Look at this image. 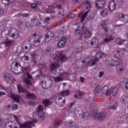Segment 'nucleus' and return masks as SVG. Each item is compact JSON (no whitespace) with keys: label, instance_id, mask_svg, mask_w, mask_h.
I'll use <instances>...</instances> for the list:
<instances>
[{"label":"nucleus","instance_id":"obj_1","mask_svg":"<svg viewBox=\"0 0 128 128\" xmlns=\"http://www.w3.org/2000/svg\"><path fill=\"white\" fill-rule=\"evenodd\" d=\"M54 50L51 46H48L44 50V52L47 56H50L51 58L50 59V64H52V62H56L58 60H60L62 62H64V60H66V56L64 55V53L60 52L58 56H54Z\"/></svg>","mask_w":128,"mask_h":128},{"label":"nucleus","instance_id":"obj_2","mask_svg":"<svg viewBox=\"0 0 128 128\" xmlns=\"http://www.w3.org/2000/svg\"><path fill=\"white\" fill-rule=\"evenodd\" d=\"M11 70L14 74H20L24 72V68L18 62H12L11 64Z\"/></svg>","mask_w":128,"mask_h":128},{"label":"nucleus","instance_id":"obj_3","mask_svg":"<svg viewBox=\"0 0 128 128\" xmlns=\"http://www.w3.org/2000/svg\"><path fill=\"white\" fill-rule=\"evenodd\" d=\"M92 116L94 118L95 120H96L102 122V120H104L106 118V114L104 112H102L98 114L96 111H94L92 112Z\"/></svg>","mask_w":128,"mask_h":128},{"label":"nucleus","instance_id":"obj_4","mask_svg":"<svg viewBox=\"0 0 128 128\" xmlns=\"http://www.w3.org/2000/svg\"><path fill=\"white\" fill-rule=\"evenodd\" d=\"M9 36L12 38H20V32L16 29L11 28L9 30Z\"/></svg>","mask_w":128,"mask_h":128},{"label":"nucleus","instance_id":"obj_5","mask_svg":"<svg viewBox=\"0 0 128 128\" xmlns=\"http://www.w3.org/2000/svg\"><path fill=\"white\" fill-rule=\"evenodd\" d=\"M30 36H35L34 41V46L36 47L38 46V45L40 44V42H42V36L36 34L34 33Z\"/></svg>","mask_w":128,"mask_h":128},{"label":"nucleus","instance_id":"obj_6","mask_svg":"<svg viewBox=\"0 0 128 128\" xmlns=\"http://www.w3.org/2000/svg\"><path fill=\"white\" fill-rule=\"evenodd\" d=\"M122 62V60L118 59L114 56H113L110 60L109 61V64L111 66H117L120 64Z\"/></svg>","mask_w":128,"mask_h":128},{"label":"nucleus","instance_id":"obj_7","mask_svg":"<svg viewBox=\"0 0 128 128\" xmlns=\"http://www.w3.org/2000/svg\"><path fill=\"white\" fill-rule=\"evenodd\" d=\"M37 111L40 120H44V112L42 106L40 105L37 108Z\"/></svg>","mask_w":128,"mask_h":128},{"label":"nucleus","instance_id":"obj_8","mask_svg":"<svg viewBox=\"0 0 128 128\" xmlns=\"http://www.w3.org/2000/svg\"><path fill=\"white\" fill-rule=\"evenodd\" d=\"M106 6V0H96L95 6L97 10H100Z\"/></svg>","mask_w":128,"mask_h":128},{"label":"nucleus","instance_id":"obj_9","mask_svg":"<svg viewBox=\"0 0 128 128\" xmlns=\"http://www.w3.org/2000/svg\"><path fill=\"white\" fill-rule=\"evenodd\" d=\"M56 104L59 106H62L66 104V97L64 96H60L58 100L56 98Z\"/></svg>","mask_w":128,"mask_h":128},{"label":"nucleus","instance_id":"obj_10","mask_svg":"<svg viewBox=\"0 0 128 128\" xmlns=\"http://www.w3.org/2000/svg\"><path fill=\"white\" fill-rule=\"evenodd\" d=\"M108 8L110 12H114V10H116V4L114 0L110 2L109 3Z\"/></svg>","mask_w":128,"mask_h":128},{"label":"nucleus","instance_id":"obj_11","mask_svg":"<svg viewBox=\"0 0 128 128\" xmlns=\"http://www.w3.org/2000/svg\"><path fill=\"white\" fill-rule=\"evenodd\" d=\"M66 38L64 36L58 42V48H64L66 46Z\"/></svg>","mask_w":128,"mask_h":128},{"label":"nucleus","instance_id":"obj_12","mask_svg":"<svg viewBox=\"0 0 128 128\" xmlns=\"http://www.w3.org/2000/svg\"><path fill=\"white\" fill-rule=\"evenodd\" d=\"M45 88H50V86H52V78H48V76H46V82H45Z\"/></svg>","mask_w":128,"mask_h":128},{"label":"nucleus","instance_id":"obj_13","mask_svg":"<svg viewBox=\"0 0 128 128\" xmlns=\"http://www.w3.org/2000/svg\"><path fill=\"white\" fill-rule=\"evenodd\" d=\"M26 96L28 100H36V96L28 91L26 93Z\"/></svg>","mask_w":128,"mask_h":128},{"label":"nucleus","instance_id":"obj_14","mask_svg":"<svg viewBox=\"0 0 128 128\" xmlns=\"http://www.w3.org/2000/svg\"><path fill=\"white\" fill-rule=\"evenodd\" d=\"M4 44L6 50H10V46H12V44H14V40H10L7 38L4 42Z\"/></svg>","mask_w":128,"mask_h":128},{"label":"nucleus","instance_id":"obj_15","mask_svg":"<svg viewBox=\"0 0 128 128\" xmlns=\"http://www.w3.org/2000/svg\"><path fill=\"white\" fill-rule=\"evenodd\" d=\"M54 34L52 32H48L45 35V40L46 42H48L50 40H52V38H54Z\"/></svg>","mask_w":128,"mask_h":128},{"label":"nucleus","instance_id":"obj_16","mask_svg":"<svg viewBox=\"0 0 128 128\" xmlns=\"http://www.w3.org/2000/svg\"><path fill=\"white\" fill-rule=\"evenodd\" d=\"M111 92H112V88H110L108 90V86H104L103 88L102 92L104 94H105L106 96H110V94Z\"/></svg>","mask_w":128,"mask_h":128},{"label":"nucleus","instance_id":"obj_17","mask_svg":"<svg viewBox=\"0 0 128 128\" xmlns=\"http://www.w3.org/2000/svg\"><path fill=\"white\" fill-rule=\"evenodd\" d=\"M60 66V64L58 63H54L50 66V70L52 73L56 74V68Z\"/></svg>","mask_w":128,"mask_h":128},{"label":"nucleus","instance_id":"obj_18","mask_svg":"<svg viewBox=\"0 0 128 128\" xmlns=\"http://www.w3.org/2000/svg\"><path fill=\"white\" fill-rule=\"evenodd\" d=\"M114 56L118 60H122V58H124V52L120 50H117L116 54Z\"/></svg>","mask_w":128,"mask_h":128},{"label":"nucleus","instance_id":"obj_19","mask_svg":"<svg viewBox=\"0 0 128 128\" xmlns=\"http://www.w3.org/2000/svg\"><path fill=\"white\" fill-rule=\"evenodd\" d=\"M65 128H76V124L74 122H70L69 124H65Z\"/></svg>","mask_w":128,"mask_h":128},{"label":"nucleus","instance_id":"obj_20","mask_svg":"<svg viewBox=\"0 0 128 128\" xmlns=\"http://www.w3.org/2000/svg\"><path fill=\"white\" fill-rule=\"evenodd\" d=\"M32 46L30 42H24L22 45L23 50H30V48Z\"/></svg>","mask_w":128,"mask_h":128},{"label":"nucleus","instance_id":"obj_21","mask_svg":"<svg viewBox=\"0 0 128 128\" xmlns=\"http://www.w3.org/2000/svg\"><path fill=\"white\" fill-rule=\"evenodd\" d=\"M128 95L123 94L120 98L121 102L122 104H126V102H128Z\"/></svg>","mask_w":128,"mask_h":128},{"label":"nucleus","instance_id":"obj_22","mask_svg":"<svg viewBox=\"0 0 128 128\" xmlns=\"http://www.w3.org/2000/svg\"><path fill=\"white\" fill-rule=\"evenodd\" d=\"M90 44L91 46H94V44L98 46V40L96 38H93L92 40L88 44V46H90Z\"/></svg>","mask_w":128,"mask_h":128},{"label":"nucleus","instance_id":"obj_23","mask_svg":"<svg viewBox=\"0 0 128 128\" xmlns=\"http://www.w3.org/2000/svg\"><path fill=\"white\" fill-rule=\"evenodd\" d=\"M106 56V54L103 53L102 52H98L95 56V58H104Z\"/></svg>","mask_w":128,"mask_h":128},{"label":"nucleus","instance_id":"obj_24","mask_svg":"<svg viewBox=\"0 0 128 128\" xmlns=\"http://www.w3.org/2000/svg\"><path fill=\"white\" fill-rule=\"evenodd\" d=\"M43 104L45 106V108H46L48 106H50L52 104V101L50 99H46L43 100Z\"/></svg>","mask_w":128,"mask_h":128},{"label":"nucleus","instance_id":"obj_25","mask_svg":"<svg viewBox=\"0 0 128 128\" xmlns=\"http://www.w3.org/2000/svg\"><path fill=\"white\" fill-rule=\"evenodd\" d=\"M100 14L102 16L103 18H106V16H108V9L106 8H103L102 12H100Z\"/></svg>","mask_w":128,"mask_h":128},{"label":"nucleus","instance_id":"obj_26","mask_svg":"<svg viewBox=\"0 0 128 128\" xmlns=\"http://www.w3.org/2000/svg\"><path fill=\"white\" fill-rule=\"evenodd\" d=\"M116 68L118 71L120 70V72H122L124 70V65L121 62V63L118 65Z\"/></svg>","mask_w":128,"mask_h":128},{"label":"nucleus","instance_id":"obj_27","mask_svg":"<svg viewBox=\"0 0 128 128\" xmlns=\"http://www.w3.org/2000/svg\"><path fill=\"white\" fill-rule=\"evenodd\" d=\"M120 89L118 87H114L113 89L112 88L110 92H112V94L114 96H116L118 94Z\"/></svg>","mask_w":128,"mask_h":128},{"label":"nucleus","instance_id":"obj_28","mask_svg":"<svg viewBox=\"0 0 128 128\" xmlns=\"http://www.w3.org/2000/svg\"><path fill=\"white\" fill-rule=\"evenodd\" d=\"M11 98H12L16 102H18L20 100V96H18V95H16L15 94H12L11 95Z\"/></svg>","mask_w":128,"mask_h":128},{"label":"nucleus","instance_id":"obj_29","mask_svg":"<svg viewBox=\"0 0 128 128\" xmlns=\"http://www.w3.org/2000/svg\"><path fill=\"white\" fill-rule=\"evenodd\" d=\"M114 40V38L112 36V35H110L107 36L106 38H104V42H112V40Z\"/></svg>","mask_w":128,"mask_h":128},{"label":"nucleus","instance_id":"obj_30","mask_svg":"<svg viewBox=\"0 0 128 128\" xmlns=\"http://www.w3.org/2000/svg\"><path fill=\"white\" fill-rule=\"evenodd\" d=\"M46 76H42V78H41V82H40V86L44 88H45L46 86H44V85L46 86Z\"/></svg>","mask_w":128,"mask_h":128},{"label":"nucleus","instance_id":"obj_31","mask_svg":"<svg viewBox=\"0 0 128 128\" xmlns=\"http://www.w3.org/2000/svg\"><path fill=\"white\" fill-rule=\"evenodd\" d=\"M126 42V40H122L120 38H117L115 40L114 42L116 44H122L124 42Z\"/></svg>","mask_w":128,"mask_h":128},{"label":"nucleus","instance_id":"obj_32","mask_svg":"<svg viewBox=\"0 0 128 128\" xmlns=\"http://www.w3.org/2000/svg\"><path fill=\"white\" fill-rule=\"evenodd\" d=\"M18 92L20 94L22 92H24V94H26L28 92V90L26 88L18 85Z\"/></svg>","mask_w":128,"mask_h":128},{"label":"nucleus","instance_id":"obj_33","mask_svg":"<svg viewBox=\"0 0 128 128\" xmlns=\"http://www.w3.org/2000/svg\"><path fill=\"white\" fill-rule=\"evenodd\" d=\"M102 26V28L104 30L105 34H108V26H106V22H104L102 24H101Z\"/></svg>","mask_w":128,"mask_h":128},{"label":"nucleus","instance_id":"obj_34","mask_svg":"<svg viewBox=\"0 0 128 128\" xmlns=\"http://www.w3.org/2000/svg\"><path fill=\"white\" fill-rule=\"evenodd\" d=\"M102 92V86H98L96 88H95L94 90V94H100Z\"/></svg>","mask_w":128,"mask_h":128},{"label":"nucleus","instance_id":"obj_35","mask_svg":"<svg viewBox=\"0 0 128 128\" xmlns=\"http://www.w3.org/2000/svg\"><path fill=\"white\" fill-rule=\"evenodd\" d=\"M60 120H55L54 121V128H57L60 126Z\"/></svg>","mask_w":128,"mask_h":128},{"label":"nucleus","instance_id":"obj_36","mask_svg":"<svg viewBox=\"0 0 128 128\" xmlns=\"http://www.w3.org/2000/svg\"><path fill=\"white\" fill-rule=\"evenodd\" d=\"M30 58L28 56L24 55L23 57L22 58V60L24 62V64H26L28 62Z\"/></svg>","mask_w":128,"mask_h":128},{"label":"nucleus","instance_id":"obj_37","mask_svg":"<svg viewBox=\"0 0 128 128\" xmlns=\"http://www.w3.org/2000/svg\"><path fill=\"white\" fill-rule=\"evenodd\" d=\"M122 86H124L126 90H128V80L126 78H124V82L122 83Z\"/></svg>","mask_w":128,"mask_h":128},{"label":"nucleus","instance_id":"obj_38","mask_svg":"<svg viewBox=\"0 0 128 128\" xmlns=\"http://www.w3.org/2000/svg\"><path fill=\"white\" fill-rule=\"evenodd\" d=\"M70 94V92L68 90H66L64 91H63L60 94V96H68Z\"/></svg>","mask_w":128,"mask_h":128},{"label":"nucleus","instance_id":"obj_39","mask_svg":"<svg viewBox=\"0 0 128 128\" xmlns=\"http://www.w3.org/2000/svg\"><path fill=\"white\" fill-rule=\"evenodd\" d=\"M32 62L34 64H36V58H38V56L36 54H34L32 55Z\"/></svg>","mask_w":128,"mask_h":128},{"label":"nucleus","instance_id":"obj_40","mask_svg":"<svg viewBox=\"0 0 128 128\" xmlns=\"http://www.w3.org/2000/svg\"><path fill=\"white\" fill-rule=\"evenodd\" d=\"M4 78L6 82H10L11 80V77L10 76V74H6L4 76Z\"/></svg>","mask_w":128,"mask_h":128},{"label":"nucleus","instance_id":"obj_41","mask_svg":"<svg viewBox=\"0 0 128 128\" xmlns=\"http://www.w3.org/2000/svg\"><path fill=\"white\" fill-rule=\"evenodd\" d=\"M90 12V10L86 11L81 17L82 22H83L84 20V19L86 17L88 14Z\"/></svg>","mask_w":128,"mask_h":128},{"label":"nucleus","instance_id":"obj_42","mask_svg":"<svg viewBox=\"0 0 128 128\" xmlns=\"http://www.w3.org/2000/svg\"><path fill=\"white\" fill-rule=\"evenodd\" d=\"M54 80L55 82H62V78L58 76V77H55L54 78Z\"/></svg>","mask_w":128,"mask_h":128},{"label":"nucleus","instance_id":"obj_43","mask_svg":"<svg viewBox=\"0 0 128 128\" xmlns=\"http://www.w3.org/2000/svg\"><path fill=\"white\" fill-rule=\"evenodd\" d=\"M84 36H86V38H90V36L92 34H90V32L88 30H86L84 32Z\"/></svg>","mask_w":128,"mask_h":128},{"label":"nucleus","instance_id":"obj_44","mask_svg":"<svg viewBox=\"0 0 128 128\" xmlns=\"http://www.w3.org/2000/svg\"><path fill=\"white\" fill-rule=\"evenodd\" d=\"M24 82L28 86H32V81H30V80L29 79H25Z\"/></svg>","mask_w":128,"mask_h":128},{"label":"nucleus","instance_id":"obj_45","mask_svg":"<svg viewBox=\"0 0 128 128\" xmlns=\"http://www.w3.org/2000/svg\"><path fill=\"white\" fill-rule=\"evenodd\" d=\"M17 26H18V28H20V26H24V21L22 20H18L17 22Z\"/></svg>","mask_w":128,"mask_h":128},{"label":"nucleus","instance_id":"obj_46","mask_svg":"<svg viewBox=\"0 0 128 128\" xmlns=\"http://www.w3.org/2000/svg\"><path fill=\"white\" fill-rule=\"evenodd\" d=\"M2 2L4 4H6V6H8L10 4V0H2Z\"/></svg>","mask_w":128,"mask_h":128},{"label":"nucleus","instance_id":"obj_47","mask_svg":"<svg viewBox=\"0 0 128 128\" xmlns=\"http://www.w3.org/2000/svg\"><path fill=\"white\" fill-rule=\"evenodd\" d=\"M86 6H86V10H89L92 8V5L90 4V2L88 1H86Z\"/></svg>","mask_w":128,"mask_h":128},{"label":"nucleus","instance_id":"obj_48","mask_svg":"<svg viewBox=\"0 0 128 128\" xmlns=\"http://www.w3.org/2000/svg\"><path fill=\"white\" fill-rule=\"evenodd\" d=\"M54 10L52 9L50 6L48 8V10L47 11L48 14H54Z\"/></svg>","mask_w":128,"mask_h":128},{"label":"nucleus","instance_id":"obj_49","mask_svg":"<svg viewBox=\"0 0 128 128\" xmlns=\"http://www.w3.org/2000/svg\"><path fill=\"white\" fill-rule=\"evenodd\" d=\"M50 8H51L52 10H54V9L58 8V4H54V5H52L51 6H50Z\"/></svg>","mask_w":128,"mask_h":128},{"label":"nucleus","instance_id":"obj_50","mask_svg":"<svg viewBox=\"0 0 128 128\" xmlns=\"http://www.w3.org/2000/svg\"><path fill=\"white\" fill-rule=\"evenodd\" d=\"M96 62H98V60H90L91 64H92V66H94L96 64Z\"/></svg>","mask_w":128,"mask_h":128},{"label":"nucleus","instance_id":"obj_51","mask_svg":"<svg viewBox=\"0 0 128 128\" xmlns=\"http://www.w3.org/2000/svg\"><path fill=\"white\" fill-rule=\"evenodd\" d=\"M81 2V0H74L73 4H80Z\"/></svg>","mask_w":128,"mask_h":128},{"label":"nucleus","instance_id":"obj_52","mask_svg":"<svg viewBox=\"0 0 128 128\" xmlns=\"http://www.w3.org/2000/svg\"><path fill=\"white\" fill-rule=\"evenodd\" d=\"M74 13H70L68 15V18H74Z\"/></svg>","mask_w":128,"mask_h":128},{"label":"nucleus","instance_id":"obj_53","mask_svg":"<svg viewBox=\"0 0 128 128\" xmlns=\"http://www.w3.org/2000/svg\"><path fill=\"white\" fill-rule=\"evenodd\" d=\"M37 7H38V5H36V4H31L32 8H36Z\"/></svg>","mask_w":128,"mask_h":128},{"label":"nucleus","instance_id":"obj_54","mask_svg":"<svg viewBox=\"0 0 128 128\" xmlns=\"http://www.w3.org/2000/svg\"><path fill=\"white\" fill-rule=\"evenodd\" d=\"M12 110H18V104H14L12 106Z\"/></svg>","mask_w":128,"mask_h":128},{"label":"nucleus","instance_id":"obj_55","mask_svg":"<svg viewBox=\"0 0 128 128\" xmlns=\"http://www.w3.org/2000/svg\"><path fill=\"white\" fill-rule=\"evenodd\" d=\"M26 76L28 78H30V80L32 78V76L28 73V72H26Z\"/></svg>","mask_w":128,"mask_h":128},{"label":"nucleus","instance_id":"obj_56","mask_svg":"<svg viewBox=\"0 0 128 128\" xmlns=\"http://www.w3.org/2000/svg\"><path fill=\"white\" fill-rule=\"evenodd\" d=\"M22 16L23 18H26V16H30V14H27L26 13H23Z\"/></svg>","mask_w":128,"mask_h":128},{"label":"nucleus","instance_id":"obj_57","mask_svg":"<svg viewBox=\"0 0 128 128\" xmlns=\"http://www.w3.org/2000/svg\"><path fill=\"white\" fill-rule=\"evenodd\" d=\"M84 92L78 91V95L80 96H84Z\"/></svg>","mask_w":128,"mask_h":128},{"label":"nucleus","instance_id":"obj_58","mask_svg":"<svg viewBox=\"0 0 128 128\" xmlns=\"http://www.w3.org/2000/svg\"><path fill=\"white\" fill-rule=\"evenodd\" d=\"M102 76H104V72H100L99 76H98L99 78H102Z\"/></svg>","mask_w":128,"mask_h":128},{"label":"nucleus","instance_id":"obj_59","mask_svg":"<svg viewBox=\"0 0 128 128\" xmlns=\"http://www.w3.org/2000/svg\"><path fill=\"white\" fill-rule=\"evenodd\" d=\"M36 24H35V26H40L42 24H40V22H36Z\"/></svg>","mask_w":128,"mask_h":128},{"label":"nucleus","instance_id":"obj_60","mask_svg":"<svg viewBox=\"0 0 128 128\" xmlns=\"http://www.w3.org/2000/svg\"><path fill=\"white\" fill-rule=\"evenodd\" d=\"M28 104H29V106H34V102L30 101L28 102Z\"/></svg>","mask_w":128,"mask_h":128},{"label":"nucleus","instance_id":"obj_61","mask_svg":"<svg viewBox=\"0 0 128 128\" xmlns=\"http://www.w3.org/2000/svg\"><path fill=\"white\" fill-rule=\"evenodd\" d=\"M50 20V17H48L45 19V21L46 22H49Z\"/></svg>","mask_w":128,"mask_h":128},{"label":"nucleus","instance_id":"obj_62","mask_svg":"<svg viewBox=\"0 0 128 128\" xmlns=\"http://www.w3.org/2000/svg\"><path fill=\"white\" fill-rule=\"evenodd\" d=\"M108 108L109 110H114L116 107H114V106H109Z\"/></svg>","mask_w":128,"mask_h":128},{"label":"nucleus","instance_id":"obj_63","mask_svg":"<svg viewBox=\"0 0 128 128\" xmlns=\"http://www.w3.org/2000/svg\"><path fill=\"white\" fill-rule=\"evenodd\" d=\"M58 16L60 18H64V14H62L61 12L58 13Z\"/></svg>","mask_w":128,"mask_h":128},{"label":"nucleus","instance_id":"obj_64","mask_svg":"<svg viewBox=\"0 0 128 128\" xmlns=\"http://www.w3.org/2000/svg\"><path fill=\"white\" fill-rule=\"evenodd\" d=\"M36 4H38L39 6H40V4H42V2H40V1H36Z\"/></svg>","mask_w":128,"mask_h":128}]
</instances>
